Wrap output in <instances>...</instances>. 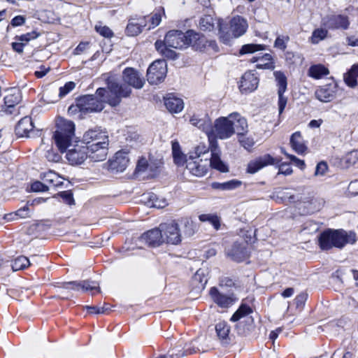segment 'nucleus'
I'll use <instances>...</instances> for the list:
<instances>
[{"label":"nucleus","mask_w":358,"mask_h":358,"mask_svg":"<svg viewBox=\"0 0 358 358\" xmlns=\"http://www.w3.org/2000/svg\"><path fill=\"white\" fill-rule=\"evenodd\" d=\"M199 219L201 222L210 223L216 230L220 227V218L216 214H202Z\"/></svg>","instance_id":"39"},{"label":"nucleus","mask_w":358,"mask_h":358,"mask_svg":"<svg viewBox=\"0 0 358 358\" xmlns=\"http://www.w3.org/2000/svg\"><path fill=\"white\" fill-rule=\"evenodd\" d=\"M217 27L220 40L224 44H229L232 39L238 38L246 33L248 24L246 19L236 15L229 21V30L222 19L217 20Z\"/></svg>","instance_id":"5"},{"label":"nucleus","mask_w":358,"mask_h":358,"mask_svg":"<svg viewBox=\"0 0 358 358\" xmlns=\"http://www.w3.org/2000/svg\"><path fill=\"white\" fill-rule=\"evenodd\" d=\"M238 136L239 143L246 150L252 148L255 145V141L252 137H246L245 136V134Z\"/></svg>","instance_id":"49"},{"label":"nucleus","mask_w":358,"mask_h":358,"mask_svg":"<svg viewBox=\"0 0 358 358\" xmlns=\"http://www.w3.org/2000/svg\"><path fill=\"white\" fill-rule=\"evenodd\" d=\"M289 38L285 36H278L274 42V47L284 51L287 48V42Z\"/></svg>","instance_id":"53"},{"label":"nucleus","mask_w":358,"mask_h":358,"mask_svg":"<svg viewBox=\"0 0 358 358\" xmlns=\"http://www.w3.org/2000/svg\"><path fill=\"white\" fill-rule=\"evenodd\" d=\"M81 281H71L64 282L60 290L61 294H65L69 290H73L75 292L81 291Z\"/></svg>","instance_id":"45"},{"label":"nucleus","mask_w":358,"mask_h":358,"mask_svg":"<svg viewBox=\"0 0 358 358\" xmlns=\"http://www.w3.org/2000/svg\"><path fill=\"white\" fill-rule=\"evenodd\" d=\"M138 21L139 20L136 19L129 20L126 28L127 35L135 36L141 33L143 27H145L146 24L143 20H141V22Z\"/></svg>","instance_id":"28"},{"label":"nucleus","mask_w":358,"mask_h":358,"mask_svg":"<svg viewBox=\"0 0 358 358\" xmlns=\"http://www.w3.org/2000/svg\"><path fill=\"white\" fill-rule=\"evenodd\" d=\"M173 157L174 163L180 166L186 164V156L182 152V151L172 154Z\"/></svg>","instance_id":"55"},{"label":"nucleus","mask_w":358,"mask_h":358,"mask_svg":"<svg viewBox=\"0 0 358 358\" xmlns=\"http://www.w3.org/2000/svg\"><path fill=\"white\" fill-rule=\"evenodd\" d=\"M81 291L87 292L89 290L99 289L97 283L90 280L81 281Z\"/></svg>","instance_id":"54"},{"label":"nucleus","mask_w":358,"mask_h":358,"mask_svg":"<svg viewBox=\"0 0 358 358\" xmlns=\"http://www.w3.org/2000/svg\"><path fill=\"white\" fill-rule=\"evenodd\" d=\"M237 135L248 131V122L245 117L238 113H230L227 117H220L214 121L213 133L214 140H226L230 138L235 133Z\"/></svg>","instance_id":"2"},{"label":"nucleus","mask_w":358,"mask_h":358,"mask_svg":"<svg viewBox=\"0 0 358 358\" xmlns=\"http://www.w3.org/2000/svg\"><path fill=\"white\" fill-rule=\"evenodd\" d=\"M329 73V69L322 64H316L311 66L308 74L310 77L318 80L322 78L324 76Z\"/></svg>","instance_id":"30"},{"label":"nucleus","mask_w":358,"mask_h":358,"mask_svg":"<svg viewBox=\"0 0 358 358\" xmlns=\"http://www.w3.org/2000/svg\"><path fill=\"white\" fill-rule=\"evenodd\" d=\"M59 196L69 205L74 204L73 194L70 191L62 192Z\"/></svg>","instance_id":"59"},{"label":"nucleus","mask_w":358,"mask_h":358,"mask_svg":"<svg viewBox=\"0 0 358 358\" xmlns=\"http://www.w3.org/2000/svg\"><path fill=\"white\" fill-rule=\"evenodd\" d=\"M14 215L18 216L20 218H26L30 217V211L28 206H26L22 208H20L16 211Z\"/></svg>","instance_id":"64"},{"label":"nucleus","mask_w":358,"mask_h":358,"mask_svg":"<svg viewBox=\"0 0 358 358\" xmlns=\"http://www.w3.org/2000/svg\"><path fill=\"white\" fill-rule=\"evenodd\" d=\"M31 189L36 192H45L48 189V187L40 181H36L31 184Z\"/></svg>","instance_id":"57"},{"label":"nucleus","mask_w":358,"mask_h":358,"mask_svg":"<svg viewBox=\"0 0 358 358\" xmlns=\"http://www.w3.org/2000/svg\"><path fill=\"white\" fill-rule=\"evenodd\" d=\"M292 173V169L289 164L282 163L279 166L278 173L288 176V175H290Z\"/></svg>","instance_id":"61"},{"label":"nucleus","mask_w":358,"mask_h":358,"mask_svg":"<svg viewBox=\"0 0 358 358\" xmlns=\"http://www.w3.org/2000/svg\"><path fill=\"white\" fill-rule=\"evenodd\" d=\"M162 22V13L160 12L153 13L150 18V24L148 29L150 30L157 27Z\"/></svg>","instance_id":"50"},{"label":"nucleus","mask_w":358,"mask_h":358,"mask_svg":"<svg viewBox=\"0 0 358 358\" xmlns=\"http://www.w3.org/2000/svg\"><path fill=\"white\" fill-rule=\"evenodd\" d=\"M287 157L299 169H303L305 168L306 164L303 160H301L292 155H287Z\"/></svg>","instance_id":"62"},{"label":"nucleus","mask_w":358,"mask_h":358,"mask_svg":"<svg viewBox=\"0 0 358 358\" xmlns=\"http://www.w3.org/2000/svg\"><path fill=\"white\" fill-rule=\"evenodd\" d=\"M229 255L234 261L238 262L243 261L247 257L245 248L236 244L234 245Z\"/></svg>","instance_id":"37"},{"label":"nucleus","mask_w":358,"mask_h":358,"mask_svg":"<svg viewBox=\"0 0 358 358\" xmlns=\"http://www.w3.org/2000/svg\"><path fill=\"white\" fill-rule=\"evenodd\" d=\"M345 167L355 165L358 162V150H354L348 152L341 160Z\"/></svg>","instance_id":"44"},{"label":"nucleus","mask_w":358,"mask_h":358,"mask_svg":"<svg viewBox=\"0 0 358 358\" xmlns=\"http://www.w3.org/2000/svg\"><path fill=\"white\" fill-rule=\"evenodd\" d=\"M76 106L85 114L101 112L104 108L96 92L94 94H87L78 99Z\"/></svg>","instance_id":"8"},{"label":"nucleus","mask_w":358,"mask_h":358,"mask_svg":"<svg viewBox=\"0 0 358 358\" xmlns=\"http://www.w3.org/2000/svg\"><path fill=\"white\" fill-rule=\"evenodd\" d=\"M31 265L30 260L25 256H19L15 258L12 264L13 271L24 269Z\"/></svg>","instance_id":"43"},{"label":"nucleus","mask_w":358,"mask_h":358,"mask_svg":"<svg viewBox=\"0 0 358 358\" xmlns=\"http://www.w3.org/2000/svg\"><path fill=\"white\" fill-rule=\"evenodd\" d=\"M273 74L278 87V112L280 115L283 112L287 102V97L283 96V94L287 90V78L281 71H275Z\"/></svg>","instance_id":"14"},{"label":"nucleus","mask_w":358,"mask_h":358,"mask_svg":"<svg viewBox=\"0 0 358 358\" xmlns=\"http://www.w3.org/2000/svg\"><path fill=\"white\" fill-rule=\"evenodd\" d=\"M290 145L292 148L299 155H303L307 150V146L304 143L303 139L300 132L294 133L290 138Z\"/></svg>","instance_id":"25"},{"label":"nucleus","mask_w":358,"mask_h":358,"mask_svg":"<svg viewBox=\"0 0 358 358\" xmlns=\"http://www.w3.org/2000/svg\"><path fill=\"white\" fill-rule=\"evenodd\" d=\"M166 73V62L164 59H158L153 62L148 67L147 80L152 85H157L164 81Z\"/></svg>","instance_id":"9"},{"label":"nucleus","mask_w":358,"mask_h":358,"mask_svg":"<svg viewBox=\"0 0 358 358\" xmlns=\"http://www.w3.org/2000/svg\"><path fill=\"white\" fill-rule=\"evenodd\" d=\"M164 104L166 109L171 113H180L184 108V102L182 99L175 96H169L166 98Z\"/></svg>","instance_id":"27"},{"label":"nucleus","mask_w":358,"mask_h":358,"mask_svg":"<svg viewBox=\"0 0 358 358\" xmlns=\"http://www.w3.org/2000/svg\"><path fill=\"white\" fill-rule=\"evenodd\" d=\"M215 22L217 20L214 19L211 15H204L199 20V28L204 31H210L214 29Z\"/></svg>","instance_id":"36"},{"label":"nucleus","mask_w":358,"mask_h":358,"mask_svg":"<svg viewBox=\"0 0 358 358\" xmlns=\"http://www.w3.org/2000/svg\"><path fill=\"white\" fill-rule=\"evenodd\" d=\"M57 176L53 172H50L45 174L44 176V180L45 182H49L52 186H57L58 185V183L57 182Z\"/></svg>","instance_id":"60"},{"label":"nucleus","mask_w":358,"mask_h":358,"mask_svg":"<svg viewBox=\"0 0 358 358\" xmlns=\"http://www.w3.org/2000/svg\"><path fill=\"white\" fill-rule=\"evenodd\" d=\"M251 313L252 309L249 306L242 304L231 316V321L237 322L243 318L248 317Z\"/></svg>","instance_id":"38"},{"label":"nucleus","mask_w":358,"mask_h":358,"mask_svg":"<svg viewBox=\"0 0 358 358\" xmlns=\"http://www.w3.org/2000/svg\"><path fill=\"white\" fill-rule=\"evenodd\" d=\"M182 229H181L182 234L185 236H193L196 230L195 223L190 218H184L180 220Z\"/></svg>","instance_id":"34"},{"label":"nucleus","mask_w":358,"mask_h":358,"mask_svg":"<svg viewBox=\"0 0 358 358\" xmlns=\"http://www.w3.org/2000/svg\"><path fill=\"white\" fill-rule=\"evenodd\" d=\"M187 36L189 37V46L191 45L196 50L202 51L208 48H211L214 51H218V47L215 41H207L206 37L201 34L197 33L194 30H188Z\"/></svg>","instance_id":"11"},{"label":"nucleus","mask_w":358,"mask_h":358,"mask_svg":"<svg viewBox=\"0 0 358 358\" xmlns=\"http://www.w3.org/2000/svg\"><path fill=\"white\" fill-rule=\"evenodd\" d=\"M148 205L152 208H162L167 205L166 201L164 199H159L153 193L148 194L147 196Z\"/></svg>","instance_id":"42"},{"label":"nucleus","mask_w":358,"mask_h":358,"mask_svg":"<svg viewBox=\"0 0 358 358\" xmlns=\"http://www.w3.org/2000/svg\"><path fill=\"white\" fill-rule=\"evenodd\" d=\"M318 241L322 250H329L334 248L343 249L347 245L355 244L357 236L352 231L328 229L320 234Z\"/></svg>","instance_id":"4"},{"label":"nucleus","mask_w":358,"mask_h":358,"mask_svg":"<svg viewBox=\"0 0 358 358\" xmlns=\"http://www.w3.org/2000/svg\"><path fill=\"white\" fill-rule=\"evenodd\" d=\"M57 130L54 134L55 143L61 152H66V158L71 165L83 164L89 158V152L85 146L72 145L75 136V124L64 118L57 120Z\"/></svg>","instance_id":"1"},{"label":"nucleus","mask_w":358,"mask_h":358,"mask_svg":"<svg viewBox=\"0 0 358 358\" xmlns=\"http://www.w3.org/2000/svg\"><path fill=\"white\" fill-rule=\"evenodd\" d=\"M21 101L20 92L17 89L8 90V94L4 97V103L8 108H12Z\"/></svg>","instance_id":"31"},{"label":"nucleus","mask_w":358,"mask_h":358,"mask_svg":"<svg viewBox=\"0 0 358 358\" xmlns=\"http://www.w3.org/2000/svg\"><path fill=\"white\" fill-rule=\"evenodd\" d=\"M242 185V182L241 180L233 179L224 182H214L212 185V187L214 189H217L220 190H232L238 188Z\"/></svg>","instance_id":"32"},{"label":"nucleus","mask_w":358,"mask_h":358,"mask_svg":"<svg viewBox=\"0 0 358 358\" xmlns=\"http://www.w3.org/2000/svg\"><path fill=\"white\" fill-rule=\"evenodd\" d=\"M327 36V29L323 27L317 28L312 32L309 41L312 44H318L320 41L324 40Z\"/></svg>","instance_id":"35"},{"label":"nucleus","mask_w":358,"mask_h":358,"mask_svg":"<svg viewBox=\"0 0 358 358\" xmlns=\"http://www.w3.org/2000/svg\"><path fill=\"white\" fill-rule=\"evenodd\" d=\"M328 170L327 164L325 162H320L315 168V176H324Z\"/></svg>","instance_id":"56"},{"label":"nucleus","mask_w":358,"mask_h":358,"mask_svg":"<svg viewBox=\"0 0 358 358\" xmlns=\"http://www.w3.org/2000/svg\"><path fill=\"white\" fill-rule=\"evenodd\" d=\"M16 133L21 137H33L35 135L32 120L29 117L22 118L17 127Z\"/></svg>","instance_id":"24"},{"label":"nucleus","mask_w":358,"mask_h":358,"mask_svg":"<svg viewBox=\"0 0 358 358\" xmlns=\"http://www.w3.org/2000/svg\"><path fill=\"white\" fill-rule=\"evenodd\" d=\"M82 141L91 161L103 162L107 158L109 140L106 131L99 127L88 129L84 133Z\"/></svg>","instance_id":"3"},{"label":"nucleus","mask_w":358,"mask_h":358,"mask_svg":"<svg viewBox=\"0 0 358 358\" xmlns=\"http://www.w3.org/2000/svg\"><path fill=\"white\" fill-rule=\"evenodd\" d=\"M96 31L106 38H111L113 36L112 30L106 26L96 25Z\"/></svg>","instance_id":"52"},{"label":"nucleus","mask_w":358,"mask_h":358,"mask_svg":"<svg viewBox=\"0 0 358 358\" xmlns=\"http://www.w3.org/2000/svg\"><path fill=\"white\" fill-rule=\"evenodd\" d=\"M210 148L211 151V158L210 161H208L209 166L220 172H228L229 169L227 166L220 159V151L219 149L218 143L217 142V146L215 148L213 146L212 144H210Z\"/></svg>","instance_id":"23"},{"label":"nucleus","mask_w":358,"mask_h":358,"mask_svg":"<svg viewBox=\"0 0 358 358\" xmlns=\"http://www.w3.org/2000/svg\"><path fill=\"white\" fill-rule=\"evenodd\" d=\"M164 243L178 245L182 241V232L178 223L172 220L160 224Z\"/></svg>","instance_id":"10"},{"label":"nucleus","mask_w":358,"mask_h":358,"mask_svg":"<svg viewBox=\"0 0 358 358\" xmlns=\"http://www.w3.org/2000/svg\"><path fill=\"white\" fill-rule=\"evenodd\" d=\"M321 23L331 29H347L350 24L348 17L342 15H327L322 19Z\"/></svg>","instance_id":"15"},{"label":"nucleus","mask_w":358,"mask_h":358,"mask_svg":"<svg viewBox=\"0 0 358 358\" xmlns=\"http://www.w3.org/2000/svg\"><path fill=\"white\" fill-rule=\"evenodd\" d=\"M197 343L198 341H194L189 344H185V345L183 347L184 351L180 353V351L178 350V353H176V355L178 357H182L185 355L194 354L197 351H200L199 347L196 346Z\"/></svg>","instance_id":"47"},{"label":"nucleus","mask_w":358,"mask_h":358,"mask_svg":"<svg viewBox=\"0 0 358 358\" xmlns=\"http://www.w3.org/2000/svg\"><path fill=\"white\" fill-rule=\"evenodd\" d=\"M336 86L332 84H327L318 87L314 93L315 97L322 103L332 101L336 97Z\"/></svg>","instance_id":"18"},{"label":"nucleus","mask_w":358,"mask_h":358,"mask_svg":"<svg viewBox=\"0 0 358 358\" xmlns=\"http://www.w3.org/2000/svg\"><path fill=\"white\" fill-rule=\"evenodd\" d=\"M86 309L91 314H94V313L101 314V313H103L108 308H106V307H99V306H86Z\"/></svg>","instance_id":"63"},{"label":"nucleus","mask_w":358,"mask_h":358,"mask_svg":"<svg viewBox=\"0 0 358 358\" xmlns=\"http://www.w3.org/2000/svg\"><path fill=\"white\" fill-rule=\"evenodd\" d=\"M358 77V64H354L349 71L344 76V80L346 85L350 87L357 85V78Z\"/></svg>","instance_id":"33"},{"label":"nucleus","mask_w":358,"mask_h":358,"mask_svg":"<svg viewBox=\"0 0 358 358\" xmlns=\"http://www.w3.org/2000/svg\"><path fill=\"white\" fill-rule=\"evenodd\" d=\"M155 46L156 50L164 57L171 59H174L177 57L176 52L171 49V47L167 45L164 41H157Z\"/></svg>","instance_id":"29"},{"label":"nucleus","mask_w":358,"mask_h":358,"mask_svg":"<svg viewBox=\"0 0 358 358\" xmlns=\"http://www.w3.org/2000/svg\"><path fill=\"white\" fill-rule=\"evenodd\" d=\"M39 34L36 31H31L29 33H27L25 34H22L18 37H17V40L18 41H22V43H24V45L27 44L29 41L33 39H36Z\"/></svg>","instance_id":"51"},{"label":"nucleus","mask_w":358,"mask_h":358,"mask_svg":"<svg viewBox=\"0 0 358 358\" xmlns=\"http://www.w3.org/2000/svg\"><path fill=\"white\" fill-rule=\"evenodd\" d=\"M129 159L125 152H117L113 158L109 161L110 169L117 172L124 171L128 166Z\"/></svg>","instance_id":"22"},{"label":"nucleus","mask_w":358,"mask_h":358,"mask_svg":"<svg viewBox=\"0 0 358 358\" xmlns=\"http://www.w3.org/2000/svg\"><path fill=\"white\" fill-rule=\"evenodd\" d=\"M164 41L172 48H185L189 46L187 31L183 33L179 30H171L166 34Z\"/></svg>","instance_id":"12"},{"label":"nucleus","mask_w":358,"mask_h":358,"mask_svg":"<svg viewBox=\"0 0 358 358\" xmlns=\"http://www.w3.org/2000/svg\"><path fill=\"white\" fill-rule=\"evenodd\" d=\"M331 358H352V354L348 351L338 349L334 352Z\"/></svg>","instance_id":"58"},{"label":"nucleus","mask_w":358,"mask_h":358,"mask_svg":"<svg viewBox=\"0 0 358 358\" xmlns=\"http://www.w3.org/2000/svg\"><path fill=\"white\" fill-rule=\"evenodd\" d=\"M266 46L263 44L249 43L243 45L240 49V54H252L258 51L266 50Z\"/></svg>","instance_id":"40"},{"label":"nucleus","mask_w":358,"mask_h":358,"mask_svg":"<svg viewBox=\"0 0 358 358\" xmlns=\"http://www.w3.org/2000/svg\"><path fill=\"white\" fill-rule=\"evenodd\" d=\"M210 295L213 301L222 308H228L233 306L237 301V299L233 294H225L220 292L216 287H211Z\"/></svg>","instance_id":"16"},{"label":"nucleus","mask_w":358,"mask_h":358,"mask_svg":"<svg viewBox=\"0 0 358 358\" xmlns=\"http://www.w3.org/2000/svg\"><path fill=\"white\" fill-rule=\"evenodd\" d=\"M279 162L280 160L273 157L268 154H266L250 162L248 164L247 171L253 174L265 166L273 165Z\"/></svg>","instance_id":"17"},{"label":"nucleus","mask_w":358,"mask_h":358,"mask_svg":"<svg viewBox=\"0 0 358 358\" xmlns=\"http://www.w3.org/2000/svg\"><path fill=\"white\" fill-rule=\"evenodd\" d=\"M140 241L152 247H157L164 243L160 226L142 234Z\"/></svg>","instance_id":"20"},{"label":"nucleus","mask_w":358,"mask_h":358,"mask_svg":"<svg viewBox=\"0 0 358 358\" xmlns=\"http://www.w3.org/2000/svg\"><path fill=\"white\" fill-rule=\"evenodd\" d=\"M123 80L129 85L136 89H141L145 83L144 79L133 68H127L124 70Z\"/></svg>","instance_id":"19"},{"label":"nucleus","mask_w":358,"mask_h":358,"mask_svg":"<svg viewBox=\"0 0 358 358\" xmlns=\"http://www.w3.org/2000/svg\"><path fill=\"white\" fill-rule=\"evenodd\" d=\"M209 149L210 150V147H207L204 143H200L189 152V157L202 159L201 157L208 154Z\"/></svg>","instance_id":"41"},{"label":"nucleus","mask_w":358,"mask_h":358,"mask_svg":"<svg viewBox=\"0 0 358 358\" xmlns=\"http://www.w3.org/2000/svg\"><path fill=\"white\" fill-rule=\"evenodd\" d=\"M189 122L192 126L206 133L210 144L215 148L217 146V141L214 140L213 133L212 121L207 114L194 113L189 116Z\"/></svg>","instance_id":"7"},{"label":"nucleus","mask_w":358,"mask_h":358,"mask_svg":"<svg viewBox=\"0 0 358 358\" xmlns=\"http://www.w3.org/2000/svg\"><path fill=\"white\" fill-rule=\"evenodd\" d=\"M250 62L257 63L256 67L257 69H273L274 68L272 56L268 53H265L261 57H253Z\"/></svg>","instance_id":"26"},{"label":"nucleus","mask_w":358,"mask_h":358,"mask_svg":"<svg viewBox=\"0 0 358 358\" xmlns=\"http://www.w3.org/2000/svg\"><path fill=\"white\" fill-rule=\"evenodd\" d=\"M75 83L71 81L66 83L63 87H59L58 98H57L55 100H52V102L57 101L59 98L65 96L67 94L72 91L75 88Z\"/></svg>","instance_id":"48"},{"label":"nucleus","mask_w":358,"mask_h":358,"mask_svg":"<svg viewBox=\"0 0 358 358\" xmlns=\"http://www.w3.org/2000/svg\"><path fill=\"white\" fill-rule=\"evenodd\" d=\"M209 166L208 159H194L188 157L186 160V169L189 173L196 177H202L207 173Z\"/></svg>","instance_id":"13"},{"label":"nucleus","mask_w":358,"mask_h":358,"mask_svg":"<svg viewBox=\"0 0 358 358\" xmlns=\"http://www.w3.org/2000/svg\"><path fill=\"white\" fill-rule=\"evenodd\" d=\"M215 330L220 338L226 339L229 336L230 327L227 322H220L215 325Z\"/></svg>","instance_id":"46"},{"label":"nucleus","mask_w":358,"mask_h":358,"mask_svg":"<svg viewBox=\"0 0 358 358\" xmlns=\"http://www.w3.org/2000/svg\"><path fill=\"white\" fill-rule=\"evenodd\" d=\"M259 84V79L251 71L245 72L241 78L239 88L241 92L248 93L255 90Z\"/></svg>","instance_id":"21"},{"label":"nucleus","mask_w":358,"mask_h":358,"mask_svg":"<svg viewBox=\"0 0 358 358\" xmlns=\"http://www.w3.org/2000/svg\"><path fill=\"white\" fill-rule=\"evenodd\" d=\"M107 88L100 87L96 90L97 96L104 106L105 103L114 107L119 105L123 97L129 96L131 93L129 87L120 85L114 80H107Z\"/></svg>","instance_id":"6"}]
</instances>
